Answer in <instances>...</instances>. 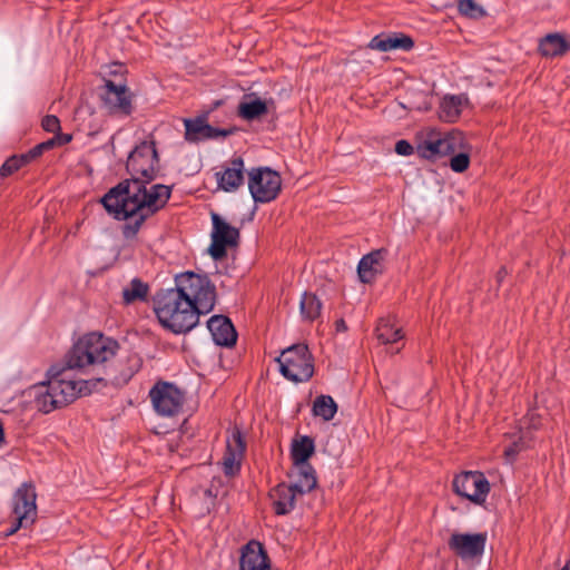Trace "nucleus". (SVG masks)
Segmentation results:
<instances>
[{"mask_svg":"<svg viewBox=\"0 0 570 570\" xmlns=\"http://www.w3.org/2000/svg\"><path fill=\"white\" fill-rule=\"evenodd\" d=\"M245 165L242 157H233L216 173L218 187L227 193L236 191L244 184Z\"/></svg>","mask_w":570,"mask_h":570,"instance_id":"2eb2a0df","label":"nucleus"},{"mask_svg":"<svg viewBox=\"0 0 570 570\" xmlns=\"http://www.w3.org/2000/svg\"><path fill=\"white\" fill-rule=\"evenodd\" d=\"M560 570H569L568 568H561Z\"/></svg>","mask_w":570,"mask_h":570,"instance_id":"37998d69","label":"nucleus"},{"mask_svg":"<svg viewBox=\"0 0 570 570\" xmlns=\"http://www.w3.org/2000/svg\"><path fill=\"white\" fill-rule=\"evenodd\" d=\"M39 145H43V146H42V150H43V151H45V150H49V149H51L55 145H57V142H56V138L53 137V138H51V139H49V140H47V141L40 142Z\"/></svg>","mask_w":570,"mask_h":570,"instance_id":"58836bf2","label":"nucleus"},{"mask_svg":"<svg viewBox=\"0 0 570 570\" xmlns=\"http://www.w3.org/2000/svg\"><path fill=\"white\" fill-rule=\"evenodd\" d=\"M315 451V444L312 438L305 435L299 440H294L291 450L293 465L311 464L308 459Z\"/></svg>","mask_w":570,"mask_h":570,"instance_id":"b1692460","label":"nucleus"},{"mask_svg":"<svg viewBox=\"0 0 570 570\" xmlns=\"http://www.w3.org/2000/svg\"><path fill=\"white\" fill-rule=\"evenodd\" d=\"M570 46L566 39L558 33H550L539 42V52L543 57L562 56L569 50Z\"/></svg>","mask_w":570,"mask_h":570,"instance_id":"5701e85b","label":"nucleus"},{"mask_svg":"<svg viewBox=\"0 0 570 570\" xmlns=\"http://www.w3.org/2000/svg\"><path fill=\"white\" fill-rule=\"evenodd\" d=\"M507 274L505 269L504 268H501L498 273V279L501 281L502 277Z\"/></svg>","mask_w":570,"mask_h":570,"instance_id":"a19ab883","label":"nucleus"},{"mask_svg":"<svg viewBox=\"0 0 570 570\" xmlns=\"http://www.w3.org/2000/svg\"><path fill=\"white\" fill-rule=\"evenodd\" d=\"M57 145H65L68 144L71 140V136L68 134L65 135H57L56 137Z\"/></svg>","mask_w":570,"mask_h":570,"instance_id":"4c0bfd02","label":"nucleus"},{"mask_svg":"<svg viewBox=\"0 0 570 570\" xmlns=\"http://www.w3.org/2000/svg\"><path fill=\"white\" fill-rule=\"evenodd\" d=\"M37 492L31 482L22 483L12 497V517L13 522L8 530V534L16 533L21 528H28L37 519Z\"/></svg>","mask_w":570,"mask_h":570,"instance_id":"423d86ee","label":"nucleus"},{"mask_svg":"<svg viewBox=\"0 0 570 570\" xmlns=\"http://www.w3.org/2000/svg\"><path fill=\"white\" fill-rule=\"evenodd\" d=\"M282 189V177L269 167L252 168L248 171V190L255 203L275 200Z\"/></svg>","mask_w":570,"mask_h":570,"instance_id":"0eeeda50","label":"nucleus"},{"mask_svg":"<svg viewBox=\"0 0 570 570\" xmlns=\"http://www.w3.org/2000/svg\"><path fill=\"white\" fill-rule=\"evenodd\" d=\"M465 148V138L462 131L452 129L446 132L430 129L415 147V153L422 159L436 161Z\"/></svg>","mask_w":570,"mask_h":570,"instance_id":"20e7f679","label":"nucleus"},{"mask_svg":"<svg viewBox=\"0 0 570 570\" xmlns=\"http://www.w3.org/2000/svg\"><path fill=\"white\" fill-rule=\"evenodd\" d=\"M101 106L110 116L126 118L134 110L132 95L125 83H115L106 79L101 94Z\"/></svg>","mask_w":570,"mask_h":570,"instance_id":"9d476101","label":"nucleus"},{"mask_svg":"<svg viewBox=\"0 0 570 570\" xmlns=\"http://www.w3.org/2000/svg\"><path fill=\"white\" fill-rule=\"evenodd\" d=\"M459 12L470 18H476L482 13V9L474 0H460L458 3Z\"/></svg>","mask_w":570,"mask_h":570,"instance_id":"473e14b6","label":"nucleus"},{"mask_svg":"<svg viewBox=\"0 0 570 570\" xmlns=\"http://www.w3.org/2000/svg\"><path fill=\"white\" fill-rule=\"evenodd\" d=\"M126 170L130 178L121 180L101 198V204L115 219L126 220L121 228L125 239L136 238L144 223L163 209L171 196V187L148 185L158 177L159 155L153 136L140 141L129 153Z\"/></svg>","mask_w":570,"mask_h":570,"instance_id":"f03ea898","label":"nucleus"},{"mask_svg":"<svg viewBox=\"0 0 570 570\" xmlns=\"http://www.w3.org/2000/svg\"><path fill=\"white\" fill-rule=\"evenodd\" d=\"M43 145H36L33 148H31L28 153L22 154L27 163H31L32 160L37 159L43 154L42 150Z\"/></svg>","mask_w":570,"mask_h":570,"instance_id":"c9c22d12","label":"nucleus"},{"mask_svg":"<svg viewBox=\"0 0 570 570\" xmlns=\"http://www.w3.org/2000/svg\"><path fill=\"white\" fill-rule=\"evenodd\" d=\"M376 337L383 344L396 343L403 338V333L400 327H395L390 320H380L376 326Z\"/></svg>","mask_w":570,"mask_h":570,"instance_id":"bb28decb","label":"nucleus"},{"mask_svg":"<svg viewBox=\"0 0 570 570\" xmlns=\"http://www.w3.org/2000/svg\"><path fill=\"white\" fill-rule=\"evenodd\" d=\"M246 451V442L239 429L235 428L226 440V451L222 459L223 472L226 476L239 473Z\"/></svg>","mask_w":570,"mask_h":570,"instance_id":"ddd939ff","label":"nucleus"},{"mask_svg":"<svg viewBox=\"0 0 570 570\" xmlns=\"http://www.w3.org/2000/svg\"><path fill=\"white\" fill-rule=\"evenodd\" d=\"M468 99L463 96H445L440 105L439 117L445 122H454L461 115L463 102Z\"/></svg>","mask_w":570,"mask_h":570,"instance_id":"393cba45","label":"nucleus"},{"mask_svg":"<svg viewBox=\"0 0 570 570\" xmlns=\"http://www.w3.org/2000/svg\"><path fill=\"white\" fill-rule=\"evenodd\" d=\"M336 331L344 332L347 330L346 323L344 320H338L335 322Z\"/></svg>","mask_w":570,"mask_h":570,"instance_id":"ea45409f","label":"nucleus"},{"mask_svg":"<svg viewBox=\"0 0 570 570\" xmlns=\"http://www.w3.org/2000/svg\"><path fill=\"white\" fill-rule=\"evenodd\" d=\"M212 244L209 254L215 261L224 258L227 247L236 246L239 239V230L226 223L217 213H212Z\"/></svg>","mask_w":570,"mask_h":570,"instance_id":"9b49d317","label":"nucleus"},{"mask_svg":"<svg viewBox=\"0 0 570 570\" xmlns=\"http://www.w3.org/2000/svg\"><path fill=\"white\" fill-rule=\"evenodd\" d=\"M207 328L213 341L219 346H233L237 340V333L230 320L224 315H214L207 321Z\"/></svg>","mask_w":570,"mask_h":570,"instance_id":"6ab92c4d","label":"nucleus"},{"mask_svg":"<svg viewBox=\"0 0 570 570\" xmlns=\"http://www.w3.org/2000/svg\"><path fill=\"white\" fill-rule=\"evenodd\" d=\"M239 570H271L267 552L261 542L252 540L242 548Z\"/></svg>","mask_w":570,"mask_h":570,"instance_id":"dca6fc26","label":"nucleus"},{"mask_svg":"<svg viewBox=\"0 0 570 570\" xmlns=\"http://www.w3.org/2000/svg\"><path fill=\"white\" fill-rule=\"evenodd\" d=\"M460 153L452 156L450 159V167L455 173H463L469 168L470 156L466 153L459 150Z\"/></svg>","mask_w":570,"mask_h":570,"instance_id":"2f4dec72","label":"nucleus"},{"mask_svg":"<svg viewBox=\"0 0 570 570\" xmlns=\"http://www.w3.org/2000/svg\"><path fill=\"white\" fill-rule=\"evenodd\" d=\"M301 495L296 490L285 482L278 483L269 491L273 510L276 515H286L296 507V499Z\"/></svg>","mask_w":570,"mask_h":570,"instance_id":"f3484780","label":"nucleus"},{"mask_svg":"<svg viewBox=\"0 0 570 570\" xmlns=\"http://www.w3.org/2000/svg\"><path fill=\"white\" fill-rule=\"evenodd\" d=\"M276 361L279 364L281 374L291 382H308L314 375V357L304 343L283 350Z\"/></svg>","mask_w":570,"mask_h":570,"instance_id":"39448f33","label":"nucleus"},{"mask_svg":"<svg viewBox=\"0 0 570 570\" xmlns=\"http://www.w3.org/2000/svg\"><path fill=\"white\" fill-rule=\"evenodd\" d=\"M387 249L380 248L364 255L357 265V274L362 283L370 284L383 273V262Z\"/></svg>","mask_w":570,"mask_h":570,"instance_id":"a211bd4d","label":"nucleus"},{"mask_svg":"<svg viewBox=\"0 0 570 570\" xmlns=\"http://www.w3.org/2000/svg\"><path fill=\"white\" fill-rule=\"evenodd\" d=\"M531 441L532 438L530 433L525 432L522 433V435H520L518 440L513 441L511 444L505 446L503 453L507 461L511 463L514 462L520 452L531 446Z\"/></svg>","mask_w":570,"mask_h":570,"instance_id":"c756f323","label":"nucleus"},{"mask_svg":"<svg viewBox=\"0 0 570 570\" xmlns=\"http://www.w3.org/2000/svg\"><path fill=\"white\" fill-rule=\"evenodd\" d=\"M367 47L381 52H387L395 49L409 51L414 47V41L411 37L403 33L382 32L373 37Z\"/></svg>","mask_w":570,"mask_h":570,"instance_id":"aec40b11","label":"nucleus"},{"mask_svg":"<svg viewBox=\"0 0 570 570\" xmlns=\"http://www.w3.org/2000/svg\"><path fill=\"white\" fill-rule=\"evenodd\" d=\"M149 399L158 415L171 417L181 411L185 394L174 383L158 381L150 389Z\"/></svg>","mask_w":570,"mask_h":570,"instance_id":"1a4fd4ad","label":"nucleus"},{"mask_svg":"<svg viewBox=\"0 0 570 570\" xmlns=\"http://www.w3.org/2000/svg\"><path fill=\"white\" fill-rule=\"evenodd\" d=\"M250 97L252 96L246 97L247 99L238 105V116L248 121L257 119L268 112V101L257 97L252 99ZM269 104L273 105V100H269Z\"/></svg>","mask_w":570,"mask_h":570,"instance_id":"4be33fe9","label":"nucleus"},{"mask_svg":"<svg viewBox=\"0 0 570 570\" xmlns=\"http://www.w3.org/2000/svg\"><path fill=\"white\" fill-rule=\"evenodd\" d=\"M301 495L311 492L317 485L316 471L312 464L294 466V482L291 484Z\"/></svg>","mask_w":570,"mask_h":570,"instance_id":"412c9836","label":"nucleus"},{"mask_svg":"<svg viewBox=\"0 0 570 570\" xmlns=\"http://www.w3.org/2000/svg\"><path fill=\"white\" fill-rule=\"evenodd\" d=\"M563 568H568L570 570V559L566 562V564L563 566Z\"/></svg>","mask_w":570,"mask_h":570,"instance_id":"79ce46f5","label":"nucleus"},{"mask_svg":"<svg viewBox=\"0 0 570 570\" xmlns=\"http://www.w3.org/2000/svg\"><path fill=\"white\" fill-rule=\"evenodd\" d=\"M119 350L116 340L92 332L79 338L67 352L63 365H52L47 381L35 385V405L48 414L88 395L104 381L127 383L141 367L137 354L126 357L125 365L111 363Z\"/></svg>","mask_w":570,"mask_h":570,"instance_id":"f257e3e1","label":"nucleus"},{"mask_svg":"<svg viewBox=\"0 0 570 570\" xmlns=\"http://www.w3.org/2000/svg\"><path fill=\"white\" fill-rule=\"evenodd\" d=\"M527 420L529 421L528 422L529 429L538 430L541 426L540 417L537 416L534 413L528 414Z\"/></svg>","mask_w":570,"mask_h":570,"instance_id":"e433bc0d","label":"nucleus"},{"mask_svg":"<svg viewBox=\"0 0 570 570\" xmlns=\"http://www.w3.org/2000/svg\"><path fill=\"white\" fill-rule=\"evenodd\" d=\"M453 492L475 505H482L490 493L491 485L481 471H463L452 481Z\"/></svg>","mask_w":570,"mask_h":570,"instance_id":"6e6552de","label":"nucleus"},{"mask_svg":"<svg viewBox=\"0 0 570 570\" xmlns=\"http://www.w3.org/2000/svg\"><path fill=\"white\" fill-rule=\"evenodd\" d=\"M28 163L24 159L23 155H13L9 157L0 167V177L6 178L23 166H26Z\"/></svg>","mask_w":570,"mask_h":570,"instance_id":"7c9ffc66","label":"nucleus"},{"mask_svg":"<svg viewBox=\"0 0 570 570\" xmlns=\"http://www.w3.org/2000/svg\"><path fill=\"white\" fill-rule=\"evenodd\" d=\"M415 148L405 139H401L395 144V153L400 156H411Z\"/></svg>","mask_w":570,"mask_h":570,"instance_id":"f704fd0d","label":"nucleus"},{"mask_svg":"<svg viewBox=\"0 0 570 570\" xmlns=\"http://www.w3.org/2000/svg\"><path fill=\"white\" fill-rule=\"evenodd\" d=\"M185 139L188 142H199L208 139H216L218 137H227L233 130L220 129L210 126L207 122L206 116H198L194 119H185Z\"/></svg>","mask_w":570,"mask_h":570,"instance_id":"4468645a","label":"nucleus"},{"mask_svg":"<svg viewBox=\"0 0 570 570\" xmlns=\"http://www.w3.org/2000/svg\"><path fill=\"white\" fill-rule=\"evenodd\" d=\"M148 285L139 278H134L128 287L122 289V299L125 304H131L135 301H145L148 295Z\"/></svg>","mask_w":570,"mask_h":570,"instance_id":"c85d7f7f","label":"nucleus"},{"mask_svg":"<svg viewBox=\"0 0 570 570\" xmlns=\"http://www.w3.org/2000/svg\"><path fill=\"white\" fill-rule=\"evenodd\" d=\"M216 298V286L206 274L185 272L176 275L175 287L156 293L154 312L164 328L185 334L214 309Z\"/></svg>","mask_w":570,"mask_h":570,"instance_id":"7ed1b4c3","label":"nucleus"},{"mask_svg":"<svg viewBox=\"0 0 570 570\" xmlns=\"http://www.w3.org/2000/svg\"><path fill=\"white\" fill-rule=\"evenodd\" d=\"M337 412V404L331 395H320L313 403V414L331 421Z\"/></svg>","mask_w":570,"mask_h":570,"instance_id":"cd10ccee","label":"nucleus"},{"mask_svg":"<svg viewBox=\"0 0 570 570\" xmlns=\"http://www.w3.org/2000/svg\"><path fill=\"white\" fill-rule=\"evenodd\" d=\"M41 126L48 132H58L60 130V120L55 115H47L43 117Z\"/></svg>","mask_w":570,"mask_h":570,"instance_id":"72a5a7b5","label":"nucleus"},{"mask_svg":"<svg viewBox=\"0 0 570 570\" xmlns=\"http://www.w3.org/2000/svg\"><path fill=\"white\" fill-rule=\"evenodd\" d=\"M488 535L485 532L479 533H459L451 534L448 546L449 549L462 560H472L483 554Z\"/></svg>","mask_w":570,"mask_h":570,"instance_id":"f8f14e48","label":"nucleus"},{"mask_svg":"<svg viewBox=\"0 0 570 570\" xmlns=\"http://www.w3.org/2000/svg\"><path fill=\"white\" fill-rule=\"evenodd\" d=\"M321 299L311 292H304L299 301V314L303 321L314 322L321 316Z\"/></svg>","mask_w":570,"mask_h":570,"instance_id":"a878e982","label":"nucleus"}]
</instances>
